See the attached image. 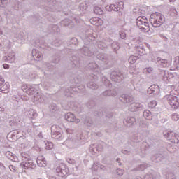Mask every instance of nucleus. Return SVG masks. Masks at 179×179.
Segmentation results:
<instances>
[{"mask_svg":"<svg viewBox=\"0 0 179 179\" xmlns=\"http://www.w3.org/2000/svg\"><path fill=\"white\" fill-rule=\"evenodd\" d=\"M86 37L88 41H94L96 37H97V35L94 34L93 31H88L86 32Z\"/></svg>","mask_w":179,"mask_h":179,"instance_id":"4be33fe9","label":"nucleus"},{"mask_svg":"<svg viewBox=\"0 0 179 179\" xmlns=\"http://www.w3.org/2000/svg\"><path fill=\"white\" fill-rule=\"evenodd\" d=\"M103 96L105 97L112 96L113 97L117 96V91L115 90H109L103 92Z\"/></svg>","mask_w":179,"mask_h":179,"instance_id":"5701e85b","label":"nucleus"},{"mask_svg":"<svg viewBox=\"0 0 179 179\" xmlns=\"http://www.w3.org/2000/svg\"><path fill=\"white\" fill-rule=\"evenodd\" d=\"M136 24L141 30H143L145 33L150 31L149 27V21L146 17H138L136 19Z\"/></svg>","mask_w":179,"mask_h":179,"instance_id":"7ed1b4c3","label":"nucleus"},{"mask_svg":"<svg viewBox=\"0 0 179 179\" xmlns=\"http://www.w3.org/2000/svg\"><path fill=\"white\" fill-rule=\"evenodd\" d=\"M144 73H152L153 72V69L152 67L145 68L143 70Z\"/></svg>","mask_w":179,"mask_h":179,"instance_id":"79ce46f5","label":"nucleus"},{"mask_svg":"<svg viewBox=\"0 0 179 179\" xmlns=\"http://www.w3.org/2000/svg\"><path fill=\"white\" fill-rule=\"evenodd\" d=\"M157 106V102L156 101H152L148 103L149 108H155Z\"/></svg>","mask_w":179,"mask_h":179,"instance_id":"4c0bfd02","label":"nucleus"},{"mask_svg":"<svg viewBox=\"0 0 179 179\" xmlns=\"http://www.w3.org/2000/svg\"><path fill=\"white\" fill-rule=\"evenodd\" d=\"M0 91L3 93L9 92V84L6 83L5 85L1 88H0Z\"/></svg>","mask_w":179,"mask_h":179,"instance_id":"c85d7f7f","label":"nucleus"},{"mask_svg":"<svg viewBox=\"0 0 179 179\" xmlns=\"http://www.w3.org/2000/svg\"><path fill=\"white\" fill-rule=\"evenodd\" d=\"M166 178L168 179H176V175L173 173H169L167 174Z\"/></svg>","mask_w":179,"mask_h":179,"instance_id":"3c124183","label":"nucleus"},{"mask_svg":"<svg viewBox=\"0 0 179 179\" xmlns=\"http://www.w3.org/2000/svg\"><path fill=\"white\" fill-rule=\"evenodd\" d=\"M32 56L34 58H37L38 59H41V58H43V54L36 49L32 50Z\"/></svg>","mask_w":179,"mask_h":179,"instance_id":"393cba45","label":"nucleus"},{"mask_svg":"<svg viewBox=\"0 0 179 179\" xmlns=\"http://www.w3.org/2000/svg\"><path fill=\"white\" fill-rule=\"evenodd\" d=\"M45 149H47V150H50V149H52V148H54V144L50 141H45Z\"/></svg>","mask_w":179,"mask_h":179,"instance_id":"72a5a7b5","label":"nucleus"},{"mask_svg":"<svg viewBox=\"0 0 179 179\" xmlns=\"http://www.w3.org/2000/svg\"><path fill=\"white\" fill-rule=\"evenodd\" d=\"M102 83L106 85V86H110V80H108L106 77H102L101 78Z\"/></svg>","mask_w":179,"mask_h":179,"instance_id":"a18cd8bd","label":"nucleus"},{"mask_svg":"<svg viewBox=\"0 0 179 179\" xmlns=\"http://www.w3.org/2000/svg\"><path fill=\"white\" fill-rule=\"evenodd\" d=\"M6 157H8L9 160H12V162H19L17 157L10 151L6 152Z\"/></svg>","mask_w":179,"mask_h":179,"instance_id":"aec40b11","label":"nucleus"},{"mask_svg":"<svg viewBox=\"0 0 179 179\" xmlns=\"http://www.w3.org/2000/svg\"><path fill=\"white\" fill-rule=\"evenodd\" d=\"M106 10L108 12H112V10H113L114 12H118V10H120V8L117 5L110 4V6H106Z\"/></svg>","mask_w":179,"mask_h":179,"instance_id":"b1692460","label":"nucleus"},{"mask_svg":"<svg viewBox=\"0 0 179 179\" xmlns=\"http://www.w3.org/2000/svg\"><path fill=\"white\" fill-rule=\"evenodd\" d=\"M116 173H117V176H123L124 175V169H117L116 170Z\"/></svg>","mask_w":179,"mask_h":179,"instance_id":"603ef678","label":"nucleus"},{"mask_svg":"<svg viewBox=\"0 0 179 179\" xmlns=\"http://www.w3.org/2000/svg\"><path fill=\"white\" fill-rule=\"evenodd\" d=\"M148 93L153 94V96H157L160 93V87L157 85H151L148 90Z\"/></svg>","mask_w":179,"mask_h":179,"instance_id":"ddd939ff","label":"nucleus"},{"mask_svg":"<svg viewBox=\"0 0 179 179\" xmlns=\"http://www.w3.org/2000/svg\"><path fill=\"white\" fill-rule=\"evenodd\" d=\"M136 50L137 51H138V52H142V53H143V51H145V49L143 48V45H142L137 46Z\"/></svg>","mask_w":179,"mask_h":179,"instance_id":"864d4df0","label":"nucleus"},{"mask_svg":"<svg viewBox=\"0 0 179 179\" xmlns=\"http://www.w3.org/2000/svg\"><path fill=\"white\" fill-rule=\"evenodd\" d=\"M87 87L95 90V89L99 88V85L96 84L94 81H90V83H87Z\"/></svg>","mask_w":179,"mask_h":179,"instance_id":"cd10ccee","label":"nucleus"},{"mask_svg":"<svg viewBox=\"0 0 179 179\" xmlns=\"http://www.w3.org/2000/svg\"><path fill=\"white\" fill-rule=\"evenodd\" d=\"M157 62L162 66H167V59H162L161 57L157 58Z\"/></svg>","mask_w":179,"mask_h":179,"instance_id":"bb28decb","label":"nucleus"},{"mask_svg":"<svg viewBox=\"0 0 179 179\" xmlns=\"http://www.w3.org/2000/svg\"><path fill=\"white\" fill-rule=\"evenodd\" d=\"M17 38L18 40H22V38H23V36L20 35V36H17Z\"/></svg>","mask_w":179,"mask_h":179,"instance_id":"338daca9","label":"nucleus"},{"mask_svg":"<svg viewBox=\"0 0 179 179\" xmlns=\"http://www.w3.org/2000/svg\"><path fill=\"white\" fill-rule=\"evenodd\" d=\"M99 48H101V50H104V48H107V44L103 42H99L98 43Z\"/></svg>","mask_w":179,"mask_h":179,"instance_id":"a19ab883","label":"nucleus"},{"mask_svg":"<svg viewBox=\"0 0 179 179\" xmlns=\"http://www.w3.org/2000/svg\"><path fill=\"white\" fill-rule=\"evenodd\" d=\"M136 89H138V90H141V89H142V84H136Z\"/></svg>","mask_w":179,"mask_h":179,"instance_id":"bf43d9fd","label":"nucleus"},{"mask_svg":"<svg viewBox=\"0 0 179 179\" xmlns=\"http://www.w3.org/2000/svg\"><path fill=\"white\" fill-rule=\"evenodd\" d=\"M143 117L145 118V120H148V121L153 120L152 113L149 110H145L143 112Z\"/></svg>","mask_w":179,"mask_h":179,"instance_id":"a878e982","label":"nucleus"},{"mask_svg":"<svg viewBox=\"0 0 179 179\" xmlns=\"http://www.w3.org/2000/svg\"><path fill=\"white\" fill-rule=\"evenodd\" d=\"M144 179H156V176L153 174H147L145 176Z\"/></svg>","mask_w":179,"mask_h":179,"instance_id":"09e8293b","label":"nucleus"},{"mask_svg":"<svg viewBox=\"0 0 179 179\" xmlns=\"http://www.w3.org/2000/svg\"><path fill=\"white\" fill-rule=\"evenodd\" d=\"M3 67L4 68V69H9V65L7 64H3Z\"/></svg>","mask_w":179,"mask_h":179,"instance_id":"0e129e2a","label":"nucleus"},{"mask_svg":"<svg viewBox=\"0 0 179 179\" xmlns=\"http://www.w3.org/2000/svg\"><path fill=\"white\" fill-rule=\"evenodd\" d=\"M65 120H66L68 122H75L76 124H79V122H80V120L76 119L75 115H73L72 113H67L65 115Z\"/></svg>","mask_w":179,"mask_h":179,"instance_id":"4468645a","label":"nucleus"},{"mask_svg":"<svg viewBox=\"0 0 179 179\" xmlns=\"http://www.w3.org/2000/svg\"><path fill=\"white\" fill-rule=\"evenodd\" d=\"M67 163L69 164H75V159H71V158H66V159Z\"/></svg>","mask_w":179,"mask_h":179,"instance_id":"6e6d98bb","label":"nucleus"},{"mask_svg":"<svg viewBox=\"0 0 179 179\" xmlns=\"http://www.w3.org/2000/svg\"><path fill=\"white\" fill-rule=\"evenodd\" d=\"M72 61H73V66H76V65H78V64L79 62V59H78V57H76V56H73L72 57Z\"/></svg>","mask_w":179,"mask_h":179,"instance_id":"49530a36","label":"nucleus"},{"mask_svg":"<svg viewBox=\"0 0 179 179\" xmlns=\"http://www.w3.org/2000/svg\"><path fill=\"white\" fill-rule=\"evenodd\" d=\"M5 83V80L2 78V76H0V86H2Z\"/></svg>","mask_w":179,"mask_h":179,"instance_id":"052dcab7","label":"nucleus"},{"mask_svg":"<svg viewBox=\"0 0 179 179\" xmlns=\"http://www.w3.org/2000/svg\"><path fill=\"white\" fill-rule=\"evenodd\" d=\"M50 110L52 113H54V111H57V106H50Z\"/></svg>","mask_w":179,"mask_h":179,"instance_id":"13d9d810","label":"nucleus"},{"mask_svg":"<svg viewBox=\"0 0 179 179\" xmlns=\"http://www.w3.org/2000/svg\"><path fill=\"white\" fill-rule=\"evenodd\" d=\"M138 61V56L131 55L129 57V64H135Z\"/></svg>","mask_w":179,"mask_h":179,"instance_id":"f704fd0d","label":"nucleus"},{"mask_svg":"<svg viewBox=\"0 0 179 179\" xmlns=\"http://www.w3.org/2000/svg\"><path fill=\"white\" fill-rule=\"evenodd\" d=\"M148 166H149V165H148V164H141V165L139 166V167H138L137 169H136V170H137V171L141 170V171H143V170L145 169L146 167H148Z\"/></svg>","mask_w":179,"mask_h":179,"instance_id":"58836bf2","label":"nucleus"},{"mask_svg":"<svg viewBox=\"0 0 179 179\" xmlns=\"http://www.w3.org/2000/svg\"><path fill=\"white\" fill-rule=\"evenodd\" d=\"M57 175L59 177H65L68 174V169H66V166L64 164H61L57 169H56Z\"/></svg>","mask_w":179,"mask_h":179,"instance_id":"9b49d317","label":"nucleus"},{"mask_svg":"<svg viewBox=\"0 0 179 179\" xmlns=\"http://www.w3.org/2000/svg\"><path fill=\"white\" fill-rule=\"evenodd\" d=\"M103 142L91 144L90 146V152L91 153H99V152H101V150H103Z\"/></svg>","mask_w":179,"mask_h":179,"instance_id":"6e6552de","label":"nucleus"},{"mask_svg":"<svg viewBox=\"0 0 179 179\" xmlns=\"http://www.w3.org/2000/svg\"><path fill=\"white\" fill-rule=\"evenodd\" d=\"M81 52L86 57H92V55H94V49L92 45L83 46L81 49Z\"/></svg>","mask_w":179,"mask_h":179,"instance_id":"f8f14e48","label":"nucleus"},{"mask_svg":"<svg viewBox=\"0 0 179 179\" xmlns=\"http://www.w3.org/2000/svg\"><path fill=\"white\" fill-rule=\"evenodd\" d=\"M164 136L172 143H179V135L173 131L164 133Z\"/></svg>","mask_w":179,"mask_h":179,"instance_id":"423d86ee","label":"nucleus"},{"mask_svg":"<svg viewBox=\"0 0 179 179\" xmlns=\"http://www.w3.org/2000/svg\"><path fill=\"white\" fill-rule=\"evenodd\" d=\"M62 129L59 126L52 125L51 127V136L53 139H60L62 136Z\"/></svg>","mask_w":179,"mask_h":179,"instance_id":"0eeeda50","label":"nucleus"},{"mask_svg":"<svg viewBox=\"0 0 179 179\" xmlns=\"http://www.w3.org/2000/svg\"><path fill=\"white\" fill-rule=\"evenodd\" d=\"M29 86H30V85H23L22 86V90H23V92L27 93V91L29 90Z\"/></svg>","mask_w":179,"mask_h":179,"instance_id":"8fccbe9b","label":"nucleus"},{"mask_svg":"<svg viewBox=\"0 0 179 179\" xmlns=\"http://www.w3.org/2000/svg\"><path fill=\"white\" fill-rule=\"evenodd\" d=\"M122 153H124V155H129V152H128L127 150H123Z\"/></svg>","mask_w":179,"mask_h":179,"instance_id":"69168bd1","label":"nucleus"},{"mask_svg":"<svg viewBox=\"0 0 179 179\" xmlns=\"http://www.w3.org/2000/svg\"><path fill=\"white\" fill-rule=\"evenodd\" d=\"M99 164L100 163L99 162H94L92 167V170H94V171H98L99 169H100Z\"/></svg>","mask_w":179,"mask_h":179,"instance_id":"e433bc0d","label":"nucleus"},{"mask_svg":"<svg viewBox=\"0 0 179 179\" xmlns=\"http://www.w3.org/2000/svg\"><path fill=\"white\" fill-rule=\"evenodd\" d=\"M9 3V0H0V6L3 8V6H6V5Z\"/></svg>","mask_w":179,"mask_h":179,"instance_id":"c03bdc74","label":"nucleus"},{"mask_svg":"<svg viewBox=\"0 0 179 179\" xmlns=\"http://www.w3.org/2000/svg\"><path fill=\"white\" fill-rule=\"evenodd\" d=\"M140 125L142 128H149V122L145 121H142Z\"/></svg>","mask_w":179,"mask_h":179,"instance_id":"37998d69","label":"nucleus"},{"mask_svg":"<svg viewBox=\"0 0 179 179\" xmlns=\"http://www.w3.org/2000/svg\"><path fill=\"white\" fill-rule=\"evenodd\" d=\"M99 169L100 170H106L107 168H106V166L104 165H101L99 164Z\"/></svg>","mask_w":179,"mask_h":179,"instance_id":"e2e57ef3","label":"nucleus"},{"mask_svg":"<svg viewBox=\"0 0 179 179\" xmlns=\"http://www.w3.org/2000/svg\"><path fill=\"white\" fill-rule=\"evenodd\" d=\"M43 68H45V69H46V71H48L51 68V66L48 63H45L43 64Z\"/></svg>","mask_w":179,"mask_h":179,"instance_id":"4d7b16f0","label":"nucleus"},{"mask_svg":"<svg viewBox=\"0 0 179 179\" xmlns=\"http://www.w3.org/2000/svg\"><path fill=\"white\" fill-rule=\"evenodd\" d=\"M36 163L38 167H45V166H47V161L45 160V158L43 156L38 157Z\"/></svg>","mask_w":179,"mask_h":179,"instance_id":"6ab92c4d","label":"nucleus"},{"mask_svg":"<svg viewBox=\"0 0 179 179\" xmlns=\"http://www.w3.org/2000/svg\"><path fill=\"white\" fill-rule=\"evenodd\" d=\"M120 101L127 104L128 103H132L134 101V97L129 96L127 94H122L120 97Z\"/></svg>","mask_w":179,"mask_h":179,"instance_id":"a211bd4d","label":"nucleus"},{"mask_svg":"<svg viewBox=\"0 0 179 179\" xmlns=\"http://www.w3.org/2000/svg\"><path fill=\"white\" fill-rule=\"evenodd\" d=\"M134 179H142V178L141 176H137Z\"/></svg>","mask_w":179,"mask_h":179,"instance_id":"774afa93","label":"nucleus"},{"mask_svg":"<svg viewBox=\"0 0 179 179\" xmlns=\"http://www.w3.org/2000/svg\"><path fill=\"white\" fill-rule=\"evenodd\" d=\"M22 162L20 164L22 169H25V170H34L37 166L31 160L30 155L26 152H22L21 154Z\"/></svg>","mask_w":179,"mask_h":179,"instance_id":"f257e3e1","label":"nucleus"},{"mask_svg":"<svg viewBox=\"0 0 179 179\" xmlns=\"http://www.w3.org/2000/svg\"><path fill=\"white\" fill-rule=\"evenodd\" d=\"M97 59L102 61L105 65H108L110 62H111V56L105 54V53H99L96 55Z\"/></svg>","mask_w":179,"mask_h":179,"instance_id":"1a4fd4ad","label":"nucleus"},{"mask_svg":"<svg viewBox=\"0 0 179 179\" xmlns=\"http://www.w3.org/2000/svg\"><path fill=\"white\" fill-rule=\"evenodd\" d=\"M36 85H29L27 94H29V96H33L34 95V101H39L40 103H42V100H41V96L40 95V94L38 92H37L36 94Z\"/></svg>","mask_w":179,"mask_h":179,"instance_id":"20e7f679","label":"nucleus"},{"mask_svg":"<svg viewBox=\"0 0 179 179\" xmlns=\"http://www.w3.org/2000/svg\"><path fill=\"white\" fill-rule=\"evenodd\" d=\"M94 13H96V15H103V13H104L101 8L99 6H96L94 8Z\"/></svg>","mask_w":179,"mask_h":179,"instance_id":"2f4dec72","label":"nucleus"},{"mask_svg":"<svg viewBox=\"0 0 179 179\" xmlns=\"http://www.w3.org/2000/svg\"><path fill=\"white\" fill-rule=\"evenodd\" d=\"M79 9L82 12H86V10H87V4H86V3H81L79 5Z\"/></svg>","mask_w":179,"mask_h":179,"instance_id":"473e14b6","label":"nucleus"},{"mask_svg":"<svg viewBox=\"0 0 179 179\" xmlns=\"http://www.w3.org/2000/svg\"><path fill=\"white\" fill-rule=\"evenodd\" d=\"M163 159H164V157H163L162 154H157L152 155L151 157V160L152 162H154V163H160Z\"/></svg>","mask_w":179,"mask_h":179,"instance_id":"412c9836","label":"nucleus"},{"mask_svg":"<svg viewBox=\"0 0 179 179\" xmlns=\"http://www.w3.org/2000/svg\"><path fill=\"white\" fill-rule=\"evenodd\" d=\"M136 124V119L134 117H129L126 119L124 122V125L131 128V127H134Z\"/></svg>","mask_w":179,"mask_h":179,"instance_id":"f3484780","label":"nucleus"},{"mask_svg":"<svg viewBox=\"0 0 179 179\" xmlns=\"http://www.w3.org/2000/svg\"><path fill=\"white\" fill-rule=\"evenodd\" d=\"M165 99H166L168 103L172 107V108H178L179 107V99L177 96L174 95H166L165 96Z\"/></svg>","mask_w":179,"mask_h":179,"instance_id":"39448f33","label":"nucleus"},{"mask_svg":"<svg viewBox=\"0 0 179 179\" xmlns=\"http://www.w3.org/2000/svg\"><path fill=\"white\" fill-rule=\"evenodd\" d=\"M143 106L140 103H132L129 106V110L131 113H135L136 111H141L142 110Z\"/></svg>","mask_w":179,"mask_h":179,"instance_id":"2eb2a0df","label":"nucleus"},{"mask_svg":"<svg viewBox=\"0 0 179 179\" xmlns=\"http://www.w3.org/2000/svg\"><path fill=\"white\" fill-rule=\"evenodd\" d=\"M164 22V16L160 13H154L150 17V22L153 27H160Z\"/></svg>","mask_w":179,"mask_h":179,"instance_id":"f03ea898","label":"nucleus"},{"mask_svg":"<svg viewBox=\"0 0 179 179\" xmlns=\"http://www.w3.org/2000/svg\"><path fill=\"white\" fill-rule=\"evenodd\" d=\"M89 68H90V69H97V68H99V65L95 62L90 63Z\"/></svg>","mask_w":179,"mask_h":179,"instance_id":"ea45409f","label":"nucleus"},{"mask_svg":"<svg viewBox=\"0 0 179 179\" xmlns=\"http://www.w3.org/2000/svg\"><path fill=\"white\" fill-rule=\"evenodd\" d=\"M110 78L112 80H113V82L120 83V82H122V80L124 79V75L120 71H113L110 73Z\"/></svg>","mask_w":179,"mask_h":179,"instance_id":"9d476101","label":"nucleus"},{"mask_svg":"<svg viewBox=\"0 0 179 179\" xmlns=\"http://www.w3.org/2000/svg\"><path fill=\"white\" fill-rule=\"evenodd\" d=\"M85 125H87V127H92L93 125V121L90 117H86L84 120Z\"/></svg>","mask_w":179,"mask_h":179,"instance_id":"7c9ffc66","label":"nucleus"},{"mask_svg":"<svg viewBox=\"0 0 179 179\" xmlns=\"http://www.w3.org/2000/svg\"><path fill=\"white\" fill-rule=\"evenodd\" d=\"M120 36L122 40H124V38L127 37V34L124 31H120Z\"/></svg>","mask_w":179,"mask_h":179,"instance_id":"5fc2aeb1","label":"nucleus"},{"mask_svg":"<svg viewBox=\"0 0 179 179\" xmlns=\"http://www.w3.org/2000/svg\"><path fill=\"white\" fill-rule=\"evenodd\" d=\"M52 30H53L54 31H58V26L57 25H53L52 27Z\"/></svg>","mask_w":179,"mask_h":179,"instance_id":"680f3d73","label":"nucleus"},{"mask_svg":"<svg viewBox=\"0 0 179 179\" xmlns=\"http://www.w3.org/2000/svg\"><path fill=\"white\" fill-rule=\"evenodd\" d=\"M72 23V21L69 19H65L61 22L62 26H69Z\"/></svg>","mask_w":179,"mask_h":179,"instance_id":"c9c22d12","label":"nucleus"},{"mask_svg":"<svg viewBox=\"0 0 179 179\" xmlns=\"http://www.w3.org/2000/svg\"><path fill=\"white\" fill-rule=\"evenodd\" d=\"M171 119L173 120V121H178L179 120V115L178 113H173L171 115Z\"/></svg>","mask_w":179,"mask_h":179,"instance_id":"de8ad7c7","label":"nucleus"},{"mask_svg":"<svg viewBox=\"0 0 179 179\" xmlns=\"http://www.w3.org/2000/svg\"><path fill=\"white\" fill-rule=\"evenodd\" d=\"M111 47H112L113 50L115 52H117V51H118V50H120V43H118L117 42H112Z\"/></svg>","mask_w":179,"mask_h":179,"instance_id":"c756f323","label":"nucleus"},{"mask_svg":"<svg viewBox=\"0 0 179 179\" xmlns=\"http://www.w3.org/2000/svg\"><path fill=\"white\" fill-rule=\"evenodd\" d=\"M3 60L10 64H13L16 61V55L15 52H10L7 56L3 57Z\"/></svg>","mask_w":179,"mask_h":179,"instance_id":"dca6fc26","label":"nucleus"}]
</instances>
